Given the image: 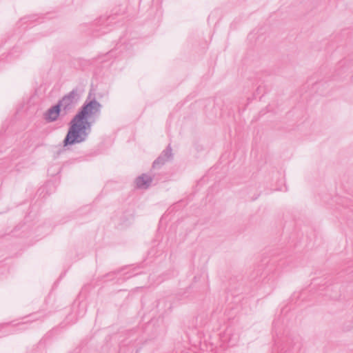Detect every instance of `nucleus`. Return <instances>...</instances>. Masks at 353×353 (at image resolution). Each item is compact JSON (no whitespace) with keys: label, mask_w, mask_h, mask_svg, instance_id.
Instances as JSON below:
<instances>
[{"label":"nucleus","mask_w":353,"mask_h":353,"mask_svg":"<svg viewBox=\"0 0 353 353\" xmlns=\"http://www.w3.org/2000/svg\"><path fill=\"white\" fill-rule=\"evenodd\" d=\"M102 105L89 95L70 122V127L63 139V147L85 141L91 132L92 123L101 114Z\"/></svg>","instance_id":"f257e3e1"},{"label":"nucleus","mask_w":353,"mask_h":353,"mask_svg":"<svg viewBox=\"0 0 353 353\" xmlns=\"http://www.w3.org/2000/svg\"><path fill=\"white\" fill-rule=\"evenodd\" d=\"M80 97L81 94L78 88H74L64 95L57 103L62 110V114L66 115L71 112L79 102Z\"/></svg>","instance_id":"f03ea898"},{"label":"nucleus","mask_w":353,"mask_h":353,"mask_svg":"<svg viewBox=\"0 0 353 353\" xmlns=\"http://www.w3.org/2000/svg\"><path fill=\"white\" fill-rule=\"evenodd\" d=\"M173 158L172 150L170 145H168L159 157L153 162L152 168L154 169L160 168L166 162L171 161Z\"/></svg>","instance_id":"7ed1b4c3"},{"label":"nucleus","mask_w":353,"mask_h":353,"mask_svg":"<svg viewBox=\"0 0 353 353\" xmlns=\"http://www.w3.org/2000/svg\"><path fill=\"white\" fill-rule=\"evenodd\" d=\"M62 112V110L59 105L57 103L48 110L45 114V119L48 121H55L59 114Z\"/></svg>","instance_id":"20e7f679"},{"label":"nucleus","mask_w":353,"mask_h":353,"mask_svg":"<svg viewBox=\"0 0 353 353\" xmlns=\"http://www.w3.org/2000/svg\"><path fill=\"white\" fill-rule=\"evenodd\" d=\"M152 181V178L145 174H143L141 176H138L136 180V186L140 189L148 188Z\"/></svg>","instance_id":"39448f33"},{"label":"nucleus","mask_w":353,"mask_h":353,"mask_svg":"<svg viewBox=\"0 0 353 353\" xmlns=\"http://www.w3.org/2000/svg\"><path fill=\"white\" fill-rule=\"evenodd\" d=\"M230 332V330H228L226 332V335L229 336L228 343L229 345L234 346L239 341V336L237 334H231Z\"/></svg>","instance_id":"423d86ee"},{"label":"nucleus","mask_w":353,"mask_h":353,"mask_svg":"<svg viewBox=\"0 0 353 353\" xmlns=\"http://www.w3.org/2000/svg\"><path fill=\"white\" fill-rule=\"evenodd\" d=\"M114 51L112 50V51H110V52H109L108 53V56H112V55H113V54H114Z\"/></svg>","instance_id":"0eeeda50"}]
</instances>
